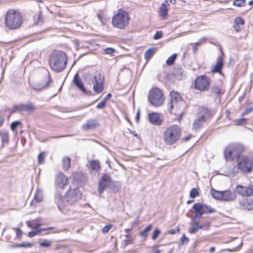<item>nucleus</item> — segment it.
Here are the masks:
<instances>
[{"label": "nucleus", "mask_w": 253, "mask_h": 253, "mask_svg": "<svg viewBox=\"0 0 253 253\" xmlns=\"http://www.w3.org/2000/svg\"><path fill=\"white\" fill-rule=\"evenodd\" d=\"M67 62L66 54L61 51H54L50 56L49 64L54 71L59 72L65 68Z\"/></svg>", "instance_id": "f257e3e1"}, {"label": "nucleus", "mask_w": 253, "mask_h": 253, "mask_svg": "<svg viewBox=\"0 0 253 253\" xmlns=\"http://www.w3.org/2000/svg\"><path fill=\"white\" fill-rule=\"evenodd\" d=\"M181 130L176 125L168 126L164 131L163 139L167 145H173L180 138Z\"/></svg>", "instance_id": "f03ea898"}, {"label": "nucleus", "mask_w": 253, "mask_h": 253, "mask_svg": "<svg viewBox=\"0 0 253 253\" xmlns=\"http://www.w3.org/2000/svg\"><path fill=\"white\" fill-rule=\"evenodd\" d=\"M5 22L6 27L11 29H16L22 24V16L19 12L14 9H10L6 14Z\"/></svg>", "instance_id": "7ed1b4c3"}, {"label": "nucleus", "mask_w": 253, "mask_h": 253, "mask_svg": "<svg viewBox=\"0 0 253 253\" xmlns=\"http://www.w3.org/2000/svg\"><path fill=\"white\" fill-rule=\"evenodd\" d=\"M128 14L125 10L119 9L112 18V23L114 27L123 29L128 24Z\"/></svg>", "instance_id": "20e7f679"}, {"label": "nucleus", "mask_w": 253, "mask_h": 253, "mask_svg": "<svg viewBox=\"0 0 253 253\" xmlns=\"http://www.w3.org/2000/svg\"><path fill=\"white\" fill-rule=\"evenodd\" d=\"M148 98L150 103L156 107L162 105L164 101L163 93L158 88H154L151 89Z\"/></svg>", "instance_id": "39448f33"}, {"label": "nucleus", "mask_w": 253, "mask_h": 253, "mask_svg": "<svg viewBox=\"0 0 253 253\" xmlns=\"http://www.w3.org/2000/svg\"><path fill=\"white\" fill-rule=\"evenodd\" d=\"M244 151V147L242 144H232L225 149L224 156L226 159H230L232 156L238 157Z\"/></svg>", "instance_id": "423d86ee"}, {"label": "nucleus", "mask_w": 253, "mask_h": 253, "mask_svg": "<svg viewBox=\"0 0 253 253\" xmlns=\"http://www.w3.org/2000/svg\"><path fill=\"white\" fill-rule=\"evenodd\" d=\"M82 193L79 188H72L71 187L65 194L66 202L70 205H73L82 198Z\"/></svg>", "instance_id": "0eeeda50"}, {"label": "nucleus", "mask_w": 253, "mask_h": 253, "mask_svg": "<svg viewBox=\"0 0 253 253\" xmlns=\"http://www.w3.org/2000/svg\"><path fill=\"white\" fill-rule=\"evenodd\" d=\"M211 79L205 75L200 76L195 81V88L199 90L204 91L209 89Z\"/></svg>", "instance_id": "6e6552de"}, {"label": "nucleus", "mask_w": 253, "mask_h": 253, "mask_svg": "<svg viewBox=\"0 0 253 253\" xmlns=\"http://www.w3.org/2000/svg\"><path fill=\"white\" fill-rule=\"evenodd\" d=\"M195 211V215L193 217L196 218H200L204 213H212L214 212L215 210L211 207L206 205H203L200 203L195 204L192 207Z\"/></svg>", "instance_id": "1a4fd4ad"}, {"label": "nucleus", "mask_w": 253, "mask_h": 253, "mask_svg": "<svg viewBox=\"0 0 253 253\" xmlns=\"http://www.w3.org/2000/svg\"><path fill=\"white\" fill-rule=\"evenodd\" d=\"M184 102L180 94L175 91H171L170 93V100L168 104V110L171 111L175 106L178 108Z\"/></svg>", "instance_id": "9d476101"}, {"label": "nucleus", "mask_w": 253, "mask_h": 253, "mask_svg": "<svg viewBox=\"0 0 253 253\" xmlns=\"http://www.w3.org/2000/svg\"><path fill=\"white\" fill-rule=\"evenodd\" d=\"M104 78L100 73L95 75L91 80L93 88L96 93L101 92L104 89Z\"/></svg>", "instance_id": "9b49d317"}, {"label": "nucleus", "mask_w": 253, "mask_h": 253, "mask_svg": "<svg viewBox=\"0 0 253 253\" xmlns=\"http://www.w3.org/2000/svg\"><path fill=\"white\" fill-rule=\"evenodd\" d=\"M239 169L243 172L249 173L252 170V163L246 156H243L238 160Z\"/></svg>", "instance_id": "f8f14e48"}, {"label": "nucleus", "mask_w": 253, "mask_h": 253, "mask_svg": "<svg viewBox=\"0 0 253 253\" xmlns=\"http://www.w3.org/2000/svg\"><path fill=\"white\" fill-rule=\"evenodd\" d=\"M234 192L243 197H250L253 195V186H248L238 185L234 189Z\"/></svg>", "instance_id": "ddd939ff"}, {"label": "nucleus", "mask_w": 253, "mask_h": 253, "mask_svg": "<svg viewBox=\"0 0 253 253\" xmlns=\"http://www.w3.org/2000/svg\"><path fill=\"white\" fill-rule=\"evenodd\" d=\"M114 185L111 181L110 176L107 174H104L99 182L98 191L100 194L108 187L112 186Z\"/></svg>", "instance_id": "4468645a"}, {"label": "nucleus", "mask_w": 253, "mask_h": 253, "mask_svg": "<svg viewBox=\"0 0 253 253\" xmlns=\"http://www.w3.org/2000/svg\"><path fill=\"white\" fill-rule=\"evenodd\" d=\"M52 82V80L48 74L45 78V81L34 83L32 85V87L36 91L39 92L44 88L48 87Z\"/></svg>", "instance_id": "2eb2a0df"}, {"label": "nucleus", "mask_w": 253, "mask_h": 253, "mask_svg": "<svg viewBox=\"0 0 253 253\" xmlns=\"http://www.w3.org/2000/svg\"><path fill=\"white\" fill-rule=\"evenodd\" d=\"M14 108L20 112H26L27 113H32L35 110V105L31 102L26 104H20L14 106Z\"/></svg>", "instance_id": "dca6fc26"}, {"label": "nucleus", "mask_w": 253, "mask_h": 253, "mask_svg": "<svg viewBox=\"0 0 253 253\" xmlns=\"http://www.w3.org/2000/svg\"><path fill=\"white\" fill-rule=\"evenodd\" d=\"M237 195L234 192L227 190L223 191L222 193L221 201L225 202H232L237 199Z\"/></svg>", "instance_id": "f3484780"}, {"label": "nucleus", "mask_w": 253, "mask_h": 253, "mask_svg": "<svg viewBox=\"0 0 253 253\" xmlns=\"http://www.w3.org/2000/svg\"><path fill=\"white\" fill-rule=\"evenodd\" d=\"M68 183L67 177L62 173H59L56 179V185L60 188L63 189Z\"/></svg>", "instance_id": "a211bd4d"}, {"label": "nucleus", "mask_w": 253, "mask_h": 253, "mask_svg": "<svg viewBox=\"0 0 253 253\" xmlns=\"http://www.w3.org/2000/svg\"><path fill=\"white\" fill-rule=\"evenodd\" d=\"M148 120L150 122L155 126L161 125L163 123V120L159 114L157 113H151L148 115Z\"/></svg>", "instance_id": "6ab92c4d"}, {"label": "nucleus", "mask_w": 253, "mask_h": 253, "mask_svg": "<svg viewBox=\"0 0 253 253\" xmlns=\"http://www.w3.org/2000/svg\"><path fill=\"white\" fill-rule=\"evenodd\" d=\"M98 126L99 124L97 123V121L96 120H86L85 124H83L82 126V129L87 131L88 130L94 129Z\"/></svg>", "instance_id": "aec40b11"}, {"label": "nucleus", "mask_w": 253, "mask_h": 253, "mask_svg": "<svg viewBox=\"0 0 253 253\" xmlns=\"http://www.w3.org/2000/svg\"><path fill=\"white\" fill-rule=\"evenodd\" d=\"M169 6V3L168 0H165L162 4L159 10V15L163 19H166L167 18L168 7Z\"/></svg>", "instance_id": "412c9836"}, {"label": "nucleus", "mask_w": 253, "mask_h": 253, "mask_svg": "<svg viewBox=\"0 0 253 253\" xmlns=\"http://www.w3.org/2000/svg\"><path fill=\"white\" fill-rule=\"evenodd\" d=\"M193 222V226L189 229V232L191 234H194L196 231L199 229H204V225H199V221L197 218L193 217L192 219Z\"/></svg>", "instance_id": "4be33fe9"}, {"label": "nucleus", "mask_w": 253, "mask_h": 253, "mask_svg": "<svg viewBox=\"0 0 253 253\" xmlns=\"http://www.w3.org/2000/svg\"><path fill=\"white\" fill-rule=\"evenodd\" d=\"M240 205L243 209L251 210L253 209V199H245L240 201Z\"/></svg>", "instance_id": "5701e85b"}, {"label": "nucleus", "mask_w": 253, "mask_h": 253, "mask_svg": "<svg viewBox=\"0 0 253 253\" xmlns=\"http://www.w3.org/2000/svg\"><path fill=\"white\" fill-rule=\"evenodd\" d=\"M73 83L78 88L82 90L83 92L86 93V89L84 86V84L79 77L78 74H76L73 79Z\"/></svg>", "instance_id": "b1692460"}, {"label": "nucleus", "mask_w": 253, "mask_h": 253, "mask_svg": "<svg viewBox=\"0 0 253 253\" xmlns=\"http://www.w3.org/2000/svg\"><path fill=\"white\" fill-rule=\"evenodd\" d=\"M223 67V58L222 56L218 57L216 59V63L212 69L213 73H220Z\"/></svg>", "instance_id": "393cba45"}, {"label": "nucleus", "mask_w": 253, "mask_h": 253, "mask_svg": "<svg viewBox=\"0 0 253 253\" xmlns=\"http://www.w3.org/2000/svg\"><path fill=\"white\" fill-rule=\"evenodd\" d=\"M0 138L2 145H7L9 142V136L8 132L4 130H0Z\"/></svg>", "instance_id": "a878e982"}, {"label": "nucleus", "mask_w": 253, "mask_h": 253, "mask_svg": "<svg viewBox=\"0 0 253 253\" xmlns=\"http://www.w3.org/2000/svg\"><path fill=\"white\" fill-rule=\"evenodd\" d=\"M205 120L204 115H202L201 117L196 120L193 125V129L197 130L202 127V123Z\"/></svg>", "instance_id": "bb28decb"}, {"label": "nucleus", "mask_w": 253, "mask_h": 253, "mask_svg": "<svg viewBox=\"0 0 253 253\" xmlns=\"http://www.w3.org/2000/svg\"><path fill=\"white\" fill-rule=\"evenodd\" d=\"M211 94L214 95L216 97H219L223 93V90L221 86L218 85H213L211 89Z\"/></svg>", "instance_id": "cd10ccee"}, {"label": "nucleus", "mask_w": 253, "mask_h": 253, "mask_svg": "<svg viewBox=\"0 0 253 253\" xmlns=\"http://www.w3.org/2000/svg\"><path fill=\"white\" fill-rule=\"evenodd\" d=\"M222 191H217L212 188L210 193L212 197L215 199L221 201Z\"/></svg>", "instance_id": "c85d7f7f"}, {"label": "nucleus", "mask_w": 253, "mask_h": 253, "mask_svg": "<svg viewBox=\"0 0 253 253\" xmlns=\"http://www.w3.org/2000/svg\"><path fill=\"white\" fill-rule=\"evenodd\" d=\"M55 201L57 205H58V207L59 209L61 211L63 208V200L62 198V196L61 194L59 193H56L55 196Z\"/></svg>", "instance_id": "c756f323"}, {"label": "nucleus", "mask_w": 253, "mask_h": 253, "mask_svg": "<svg viewBox=\"0 0 253 253\" xmlns=\"http://www.w3.org/2000/svg\"><path fill=\"white\" fill-rule=\"evenodd\" d=\"M63 168L65 170L69 169L71 166V159L68 157H64L62 159Z\"/></svg>", "instance_id": "7c9ffc66"}, {"label": "nucleus", "mask_w": 253, "mask_h": 253, "mask_svg": "<svg viewBox=\"0 0 253 253\" xmlns=\"http://www.w3.org/2000/svg\"><path fill=\"white\" fill-rule=\"evenodd\" d=\"M42 191L39 189H37L34 195V201L39 203L42 200Z\"/></svg>", "instance_id": "2f4dec72"}, {"label": "nucleus", "mask_w": 253, "mask_h": 253, "mask_svg": "<svg viewBox=\"0 0 253 253\" xmlns=\"http://www.w3.org/2000/svg\"><path fill=\"white\" fill-rule=\"evenodd\" d=\"M90 168L92 170L97 171L100 169V165L99 162L95 160H92L90 163Z\"/></svg>", "instance_id": "473e14b6"}, {"label": "nucleus", "mask_w": 253, "mask_h": 253, "mask_svg": "<svg viewBox=\"0 0 253 253\" xmlns=\"http://www.w3.org/2000/svg\"><path fill=\"white\" fill-rule=\"evenodd\" d=\"M155 51V48H151L148 49L144 53V58L146 60H149L154 54Z\"/></svg>", "instance_id": "72a5a7b5"}, {"label": "nucleus", "mask_w": 253, "mask_h": 253, "mask_svg": "<svg viewBox=\"0 0 253 253\" xmlns=\"http://www.w3.org/2000/svg\"><path fill=\"white\" fill-rule=\"evenodd\" d=\"M53 227H49L47 228H41L40 230L37 231H30L28 233V236L30 238L36 236L38 233H40L41 231L47 230H52L53 229Z\"/></svg>", "instance_id": "f704fd0d"}, {"label": "nucleus", "mask_w": 253, "mask_h": 253, "mask_svg": "<svg viewBox=\"0 0 253 253\" xmlns=\"http://www.w3.org/2000/svg\"><path fill=\"white\" fill-rule=\"evenodd\" d=\"M174 77L179 79L181 80L183 77V72L180 68L176 69L173 73Z\"/></svg>", "instance_id": "c9c22d12"}, {"label": "nucleus", "mask_w": 253, "mask_h": 253, "mask_svg": "<svg viewBox=\"0 0 253 253\" xmlns=\"http://www.w3.org/2000/svg\"><path fill=\"white\" fill-rule=\"evenodd\" d=\"M152 228V225L151 224L148 225L143 231H142L140 232V235L143 237L146 238L148 232L151 230Z\"/></svg>", "instance_id": "e433bc0d"}, {"label": "nucleus", "mask_w": 253, "mask_h": 253, "mask_svg": "<svg viewBox=\"0 0 253 253\" xmlns=\"http://www.w3.org/2000/svg\"><path fill=\"white\" fill-rule=\"evenodd\" d=\"M52 242L48 240H43L40 243V247H45V248H49L51 246Z\"/></svg>", "instance_id": "4c0bfd02"}, {"label": "nucleus", "mask_w": 253, "mask_h": 253, "mask_svg": "<svg viewBox=\"0 0 253 253\" xmlns=\"http://www.w3.org/2000/svg\"><path fill=\"white\" fill-rule=\"evenodd\" d=\"M176 54H173L171 55L170 57L168 58V59L166 61V64L168 65H171L173 64L176 58Z\"/></svg>", "instance_id": "58836bf2"}, {"label": "nucleus", "mask_w": 253, "mask_h": 253, "mask_svg": "<svg viewBox=\"0 0 253 253\" xmlns=\"http://www.w3.org/2000/svg\"><path fill=\"white\" fill-rule=\"evenodd\" d=\"M26 224L27 226L31 228L36 229L37 230V231L40 229H39V227L41 226V224H37L34 225V224L33 223V221L32 222L30 221H27Z\"/></svg>", "instance_id": "ea45409f"}, {"label": "nucleus", "mask_w": 253, "mask_h": 253, "mask_svg": "<svg viewBox=\"0 0 253 253\" xmlns=\"http://www.w3.org/2000/svg\"><path fill=\"white\" fill-rule=\"evenodd\" d=\"M245 4V0H235L233 1V4L236 6H243Z\"/></svg>", "instance_id": "a19ab883"}, {"label": "nucleus", "mask_w": 253, "mask_h": 253, "mask_svg": "<svg viewBox=\"0 0 253 253\" xmlns=\"http://www.w3.org/2000/svg\"><path fill=\"white\" fill-rule=\"evenodd\" d=\"M199 192L196 188H193L190 192V196L192 198H194L199 195Z\"/></svg>", "instance_id": "79ce46f5"}, {"label": "nucleus", "mask_w": 253, "mask_h": 253, "mask_svg": "<svg viewBox=\"0 0 253 253\" xmlns=\"http://www.w3.org/2000/svg\"><path fill=\"white\" fill-rule=\"evenodd\" d=\"M45 158V153L44 152H41L39 154L38 156V163L41 164L43 163Z\"/></svg>", "instance_id": "37998d69"}, {"label": "nucleus", "mask_w": 253, "mask_h": 253, "mask_svg": "<svg viewBox=\"0 0 253 253\" xmlns=\"http://www.w3.org/2000/svg\"><path fill=\"white\" fill-rule=\"evenodd\" d=\"M160 233L161 231L158 228L156 229L153 233L152 236V239L153 240H156L158 237V236L160 234Z\"/></svg>", "instance_id": "c03bdc74"}, {"label": "nucleus", "mask_w": 253, "mask_h": 253, "mask_svg": "<svg viewBox=\"0 0 253 253\" xmlns=\"http://www.w3.org/2000/svg\"><path fill=\"white\" fill-rule=\"evenodd\" d=\"M21 124L20 121H15L12 122L10 125V128L12 131H14L15 128Z\"/></svg>", "instance_id": "a18cd8bd"}, {"label": "nucleus", "mask_w": 253, "mask_h": 253, "mask_svg": "<svg viewBox=\"0 0 253 253\" xmlns=\"http://www.w3.org/2000/svg\"><path fill=\"white\" fill-rule=\"evenodd\" d=\"M235 24H237V25H243L244 24V19L240 17H237L235 20Z\"/></svg>", "instance_id": "49530a36"}, {"label": "nucleus", "mask_w": 253, "mask_h": 253, "mask_svg": "<svg viewBox=\"0 0 253 253\" xmlns=\"http://www.w3.org/2000/svg\"><path fill=\"white\" fill-rule=\"evenodd\" d=\"M112 226H113L112 224H108L105 225L102 229L103 233L105 234L107 233L110 229L112 227Z\"/></svg>", "instance_id": "de8ad7c7"}, {"label": "nucleus", "mask_w": 253, "mask_h": 253, "mask_svg": "<svg viewBox=\"0 0 253 253\" xmlns=\"http://www.w3.org/2000/svg\"><path fill=\"white\" fill-rule=\"evenodd\" d=\"M115 52V49L111 47H107L104 49V52L106 54L112 55Z\"/></svg>", "instance_id": "09e8293b"}, {"label": "nucleus", "mask_w": 253, "mask_h": 253, "mask_svg": "<svg viewBox=\"0 0 253 253\" xmlns=\"http://www.w3.org/2000/svg\"><path fill=\"white\" fill-rule=\"evenodd\" d=\"M189 238L187 237L184 234H183L180 239L181 244H187Z\"/></svg>", "instance_id": "8fccbe9b"}, {"label": "nucleus", "mask_w": 253, "mask_h": 253, "mask_svg": "<svg viewBox=\"0 0 253 253\" xmlns=\"http://www.w3.org/2000/svg\"><path fill=\"white\" fill-rule=\"evenodd\" d=\"M133 239L132 238L126 239L123 241V244L125 246H126L129 244H132L133 242Z\"/></svg>", "instance_id": "3c124183"}, {"label": "nucleus", "mask_w": 253, "mask_h": 253, "mask_svg": "<svg viewBox=\"0 0 253 253\" xmlns=\"http://www.w3.org/2000/svg\"><path fill=\"white\" fill-rule=\"evenodd\" d=\"M163 35V34L162 32H161V31H158L154 35L153 38L155 40H158V39H160V38H161L162 37Z\"/></svg>", "instance_id": "603ef678"}, {"label": "nucleus", "mask_w": 253, "mask_h": 253, "mask_svg": "<svg viewBox=\"0 0 253 253\" xmlns=\"http://www.w3.org/2000/svg\"><path fill=\"white\" fill-rule=\"evenodd\" d=\"M106 105V102L103 100L96 106V108L98 109H101L105 107Z\"/></svg>", "instance_id": "864d4df0"}, {"label": "nucleus", "mask_w": 253, "mask_h": 253, "mask_svg": "<svg viewBox=\"0 0 253 253\" xmlns=\"http://www.w3.org/2000/svg\"><path fill=\"white\" fill-rule=\"evenodd\" d=\"M252 108L249 107L248 108H246L245 111L242 113V116L246 115L247 114H248L249 113H251L252 111Z\"/></svg>", "instance_id": "5fc2aeb1"}, {"label": "nucleus", "mask_w": 253, "mask_h": 253, "mask_svg": "<svg viewBox=\"0 0 253 253\" xmlns=\"http://www.w3.org/2000/svg\"><path fill=\"white\" fill-rule=\"evenodd\" d=\"M15 231L16 233L17 237L18 238L21 237L22 234V231L18 228H15Z\"/></svg>", "instance_id": "6e6d98bb"}, {"label": "nucleus", "mask_w": 253, "mask_h": 253, "mask_svg": "<svg viewBox=\"0 0 253 253\" xmlns=\"http://www.w3.org/2000/svg\"><path fill=\"white\" fill-rule=\"evenodd\" d=\"M21 247H31L32 246V244L29 243H24V244H20Z\"/></svg>", "instance_id": "4d7b16f0"}, {"label": "nucleus", "mask_w": 253, "mask_h": 253, "mask_svg": "<svg viewBox=\"0 0 253 253\" xmlns=\"http://www.w3.org/2000/svg\"><path fill=\"white\" fill-rule=\"evenodd\" d=\"M112 96V94L111 93H108L104 98L103 100L106 103V101L109 100L111 97Z\"/></svg>", "instance_id": "13d9d810"}, {"label": "nucleus", "mask_w": 253, "mask_h": 253, "mask_svg": "<svg viewBox=\"0 0 253 253\" xmlns=\"http://www.w3.org/2000/svg\"><path fill=\"white\" fill-rule=\"evenodd\" d=\"M179 231V229L177 228L176 230V229H171L169 231V233L170 234H171V235H173V234H174L176 233V232H178Z\"/></svg>", "instance_id": "bf43d9fd"}, {"label": "nucleus", "mask_w": 253, "mask_h": 253, "mask_svg": "<svg viewBox=\"0 0 253 253\" xmlns=\"http://www.w3.org/2000/svg\"><path fill=\"white\" fill-rule=\"evenodd\" d=\"M201 225H204V228L208 229V228L210 226V222L208 221L204 222L202 223Z\"/></svg>", "instance_id": "052dcab7"}, {"label": "nucleus", "mask_w": 253, "mask_h": 253, "mask_svg": "<svg viewBox=\"0 0 253 253\" xmlns=\"http://www.w3.org/2000/svg\"><path fill=\"white\" fill-rule=\"evenodd\" d=\"M234 27L236 31H237V32H239L241 30V27H240V26L239 25H237V24H235L234 25Z\"/></svg>", "instance_id": "680f3d73"}, {"label": "nucleus", "mask_w": 253, "mask_h": 253, "mask_svg": "<svg viewBox=\"0 0 253 253\" xmlns=\"http://www.w3.org/2000/svg\"><path fill=\"white\" fill-rule=\"evenodd\" d=\"M139 117H140V112H139V110H138L136 113V116H135V119L137 122H138Z\"/></svg>", "instance_id": "e2e57ef3"}, {"label": "nucleus", "mask_w": 253, "mask_h": 253, "mask_svg": "<svg viewBox=\"0 0 253 253\" xmlns=\"http://www.w3.org/2000/svg\"><path fill=\"white\" fill-rule=\"evenodd\" d=\"M4 120V118L0 114V126L3 124Z\"/></svg>", "instance_id": "0e129e2a"}, {"label": "nucleus", "mask_w": 253, "mask_h": 253, "mask_svg": "<svg viewBox=\"0 0 253 253\" xmlns=\"http://www.w3.org/2000/svg\"><path fill=\"white\" fill-rule=\"evenodd\" d=\"M120 189V187L119 186H115L114 187V189H112V190L115 192H116L118 191Z\"/></svg>", "instance_id": "69168bd1"}, {"label": "nucleus", "mask_w": 253, "mask_h": 253, "mask_svg": "<svg viewBox=\"0 0 253 253\" xmlns=\"http://www.w3.org/2000/svg\"><path fill=\"white\" fill-rule=\"evenodd\" d=\"M41 22H42V18L41 17V16L39 15V17L38 18V21H37V24H40Z\"/></svg>", "instance_id": "338daca9"}, {"label": "nucleus", "mask_w": 253, "mask_h": 253, "mask_svg": "<svg viewBox=\"0 0 253 253\" xmlns=\"http://www.w3.org/2000/svg\"><path fill=\"white\" fill-rule=\"evenodd\" d=\"M199 41L201 42V43L205 42L207 41V38L205 37H203L201 38Z\"/></svg>", "instance_id": "774afa93"}]
</instances>
